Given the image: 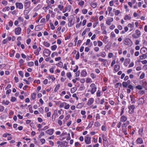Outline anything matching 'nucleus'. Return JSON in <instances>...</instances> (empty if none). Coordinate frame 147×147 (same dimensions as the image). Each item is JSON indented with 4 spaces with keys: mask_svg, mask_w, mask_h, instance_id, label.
<instances>
[{
    "mask_svg": "<svg viewBox=\"0 0 147 147\" xmlns=\"http://www.w3.org/2000/svg\"><path fill=\"white\" fill-rule=\"evenodd\" d=\"M43 45L47 47H48L50 46V43L47 42H43Z\"/></svg>",
    "mask_w": 147,
    "mask_h": 147,
    "instance_id": "obj_27",
    "label": "nucleus"
},
{
    "mask_svg": "<svg viewBox=\"0 0 147 147\" xmlns=\"http://www.w3.org/2000/svg\"><path fill=\"white\" fill-rule=\"evenodd\" d=\"M80 57V54L78 51V53L76 56V59H79Z\"/></svg>",
    "mask_w": 147,
    "mask_h": 147,
    "instance_id": "obj_50",
    "label": "nucleus"
},
{
    "mask_svg": "<svg viewBox=\"0 0 147 147\" xmlns=\"http://www.w3.org/2000/svg\"><path fill=\"white\" fill-rule=\"evenodd\" d=\"M84 3V1H82L79 2L78 3V5H80L81 6H83Z\"/></svg>",
    "mask_w": 147,
    "mask_h": 147,
    "instance_id": "obj_45",
    "label": "nucleus"
},
{
    "mask_svg": "<svg viewBox=\"0 0 147 147\" xmlns=\"http://www.w3.org/2000/svg\"><path fill=\"white\" fill-rule=\"evenodd\" d=\"M124 43L129 46H131L132 45V41L129 38H126L123 41Z\"/></svg>",
    "mask_w": 147,
    "mask_h": 147,
    "instance_id": "obj_3",
    "label": "nucleus"
},
{
    "mask_svg": "<svg viewBox=\"0 0 147 147\" xmlns=\"http://www.w3.org/2000/svg\"><path fill=\"white\" fill-rule=\"evenodd\" d=\"M58 8L59 9L60 11H62L64 8V6L61 5H58Z\"/></svg>",
    "mask_w": 147,
    "mask_h": 147,
    "instance_id": "obj_42",
    "label": "nucleus"
},
{
    "mask_svg": "<svg viewBox=\"0 0 147 147\" xmlns=\"http://www.w3.org/2000/svg\"><path fill=\"white\" fill-rule=\"evenodd\" d=\"M143 131V129L142 128H140L138 130L139 134L140 135H142L141 133H142Z\"/></svg>",
    "mask_w": 147,
    "mask_h": 147,
    "instance_id": "obj_35",
    "label": "nucleus"
},
{
    "mask_svg": "<svg viewBox=\"0 0 147 147\" xmlns=\"http://www.w3.org/2000/svg\"><path fill=\"white\" fill-rule=\"evenodd\" d=\"M122 86L124 88H126L127 87L128 85L125 82H122Z\"/></svg>",
    "mask_w": 147,
    "mask_h": 147,
    "instance_id": "obj_31",
    "label": "nucleus"
},
{
    "mask_svg": "<svg viewBox=\"0 0 147 147\" xmlns=\"http://www.w3.org/2000/svg\"><path fill=\"white\" fill-rule=\"evenodd\" d=\"M88 10L87 9H83L82 10V13L84 14H86Z\"/></svg>",
    "mask_w": 147,
    "mask_h": 147,
    "instance_id": "obj_54",
    "label": "nucleus"
},
{
    "mask_svg": "<svg viewBox=\"0 0 147 147\" xmlns=\"http://www.w3.org/2000/svg\"><path fill=\"white\" fill-rule=\"evenodd\" d=\"M135 108L134 105H133L130 106L128 107V109H129V113L130 114H131L134 112V109Z\"/></svg>",
    "mask_w": 147,
    "mask_h": 147,
    "instance_id": "obj_5",
    "label": "nucleus"
},
{
    "mask_svg": "<svg viewBox=\"0 0 147 147\" xmlns=\"http://www.w3.org/2000/svg\"><path fill=\"white\" fill-rule=\"evenodd\" d=\"M90 76L92 79H94L96 77V76L93 73L91 74Z\"/></svg>",
    "mask_w": 147,
    "mask_h": 147,
    "instance_id": "obj_49",
    "label": "nucleus"
},
{
    "mask_svg": "<svg viewBox=\"0 0 147 147\" xmlns=\"http://www.w3.org/2000/svg\"><path fill=\"white\" fill-rule=\"evenodd\" d=\"M97 42L98 44V45L99 47H101L102 45V42L100 41H98Z\"/></svg>",
    "mask_w": 147,
    "mask_h": 147,
    "instance_id": "obj_52",
    "label": "nucleus"
},
{
    "mask_svg": "<svg viewBox=\"0 0 147 147\" xmlns=\"http://www.w3.org/2000/svg\"><path fill=\"white\" fill-rule=\"evenodd\" d=\"M85 142L87 144H89L91 143V138L89 137H86L84 138Z\"/></svg>",
    "mask_w": 147,
    "mask_h": 147,
    "instance_id": "obj_9",
    "label": "nucleus"
},
{
    "mask_svg": "<svg viewBox=\"0 0 147 147\" xmlns=\"http://www.w3.org/2000/svg\"><path fill=\"white\" fill-rule=\"evenodd\" d=\"M136 142L137 144H142L143 143V140L142 138H139L137 139Z\"/></svg>",
    "mask_w": 147,
    "mask_h": 147,
    "instance_id": "obj_12",
    "label": "nucleus"
},
{
    "mask_svg": "<svg viewBox=\"0 0 147 147\" xmlns=\"http://www.w3.org/2000/svg\"><path fill=\"white\" fill-rule=\"evenodd\" d=\"M120 11L119 10H117L115 11V15L117 16L118 15L119 13H120Z\"/></svg>",
    "mask_w": 147,
    "mask_h": 147,
    "instance_id": "obj_55",
    "label": "nucleus"
},
{
    "mask_svg": "<svg viewBox=\"0 0 147 147\" xmlns=\"http://www.w3.org/2000/svg\"><path fill=\"white\" fill-rule=\"evenodd\" d=\"M77 88L76 87H74L71 88V93H73L75 92V91L76 90Z\"/></svg>",
    "mask_w": 147,
    "mask_h": 147,
    "instance_id": "obj_30",
    "label": "nucleus"
},
{
    "mask_svg": "<svg viewBox=\"0 0 147 147\" xmlns=\"http://www.w3.org/2000/svg\"><path fill=\"white\" fill-rule=\"evenodd\" d=\"M4 109V108L3 106L0 105V111H3Z\"/></svg>",
    "mask_w": 147,
    "mask_h": 147,
    "instance_id": "obj_57",
    "label": "nucleus"
},
{
    "mask_svg": "<svg viewBox=\"0 0 147 147\" xmlns=\"http://www.w3.org/2000/svg\"><path fill=\"white\" fill-rule=\"evenodd\" d=\"M36 94L35 93H33L31 95V97L33 100H34L36 98Z\"/></svg>",
    "mask_w": 147,
    "mask_h": 147,
    "instance_id": "obj_28",
    "label": "nucleus"
},
{
    "mask_svg": "<svg viewBox=\"0 0 147 147\" xmlns=\"http://www.w3.org/2000/svg\"><path fill=\"white\" fill-rule=\"evenodd\" d=\"M146 49L145 48H142L140 50V53L142 54H146Z\"/></svg>",
    "mask_w": 147,
    "mask_h": 147,
    "instance_id": "obj_19",
    "label": "nucleus"
},
{
    "mask_svg": "<svg viewBox=\"0 0 147 147\" xmlns=\"http://www.w3.org/2000/svg\"><path fill=\"white\" fill-rule=\"evenodd\" d=\"M102 139H103V142L104 141H106L107 140V139L105 136L103 134L102 135Z\"/></svg>",
    "mask_w": 147,
    "mask_h": 147,
    "instance_id": "obj_59",
    "label": "nucleus"
},
{
    "mask_svg": "<svg viewBox=\"0 0 147 147\" xmlns=\"http://www.w3.org/2000/svg\"><path fill=\"white\" fill-rule=\"evenodd\" d=\"M119 84H120V86H121V83H117L116 84H115V88H117L118 87Z\"/></svg>",
    "mask_w": 147,
    "mask_h": 147,
    "instance_id": "obj_47",
    "label": "nucleus"
},
{
    "mask_svg": "<svg viewBox=\"0 0 147 147\" xmlns=\"http://www.w3.org/2000/svg\"><path fill=\"white\" fill-rule=\"evenodd\" d=\"M10 8L9 7H6L3 9V11H8L9 10Z\"/></svg>",
    "mask_w": 147,
    "mask_h": 147,
    "instance_id": "obj_36",
    "label": "nucleus"
},
{
    "mask_svg": "<svg viewBox=\"0 0 147 147\" xmlns=\"http://www.w3.org/2000/svg\"><path fill=\"white\" fill-rule=\"evenodd\" d=\"M128 88H129V89H130L131 90H133L134 89V88L133 86H132L131 85H129L128 86Z\"/></svg>",
    "mask_w": 147,
    "mask_h": 147,
    "instance_id": "obj_64",
    "label": "nucleus"
},
{
    "mask_svg": "<svg viewBox=\"0 0 147 147\" xmlns=\"http://www.w3.org/2000/svg\"><path fill=\"white\" fill-rule=\"evenodd\" d=\"M43 53L45 56L48 57L51 54V51L49 49H45L44 50Z\"/></svg>",
    "mask_w": 147,
    "mask_h": 147,
    "instance_id": "obj_6",
    "label": "nucleus"
},
{
    "mask_svg": "<svg viewBox=\"0 0 147 147\" xmlns=\"http://www.w3.org/2000/svg\"><path fill=\"white\" fill-rule=\"evenodd\" d=\"M93 121H91L90 122V123H89L88 126L86 128V129H88V128H91L92 127V125H93Z\"/></svg>",
    "mask_w": 147,
    "mask_h": 147,
    "instance_id": "obj_23",
    "label": "nucleus"
},
{
    "mask_svg": "<svg viewBox=\"0 0 147 147\" xmlns=\"http://www.w3.org/2000/svg\"><path fill=\"white\" fill-rule=\"evenodd\" d=\"M56 65L60 67H62L63 66V63L61 62H60L58 63Z\"/></svg>",
    "mask_w": 147,
    "mask_h": 147,
    "instance_id": "obj_40",
    "label": "nucleus"
},
{
    "mask_svg": "<svg viewBox=\"0 0 147 147\" xmlns=\"http://www.w3.org/2000/svg\"><path fill=\"white\" fill-rule=\"evenodd\" d=\"M138 102L139 105H142L144 103V100L143 98H141L138 100Z\"/></svg>",
    "mask_w": 147,
    "mask_h": 147,
    "instance_id": "obj_10",
    "label": "nucleus"
},
{
    "mask_svg": "<svg viewBox=\"0 0 147 147\" xmlns=\"http://www.w3.org/2000/svg\"><path fill=\"white\" fill-rule=\"evenodd\" d=\"M15 4L17 8L20 9H21L23 8V4L21 3L17 2Z\"/></svg>",
    "mask_w": 147,
    "mask_h": 147,
    "instance_id": "obj_7",
    "label": "nucleus"
},
{
    "mask_svg": "<svg viewBox=\"0 0 147 147\" xmlns=\"http://www.w3.org/2000/svg\"><path fill=\"white\" fill-rule=\"evenodd\" d=\"M51 48L52 50L55 51L56 49L57 46L56 45H54L51 47Z\"/></svg>",
    "mask_w": 147,
    "mask_h": 147,
    "instance_id": "obj_37",
    "label": "nucleus"
},
{
    "mask_svg": "<svg viewBox=\"0 0 147 147\" xmlns=\"http://www.w3.org/2000/svg\"><path fill=\"white\" fill-rule=\"evenodd\" d=\"M114 70L116 72H117L119 71L120 69V66L119 65L116 64L114 66Z\"/></svg>",
    "mask_w": 147,
    "mask_h": 147,
    "instance_id": "obj_15",
    "label": "nucleus"
},
{
    "mask_svg": "<svg viewBox=\"0 0 147 147\" xmlns=\"http://www.w3.org/2000/svg\"><path fill=\"white\" fill-rule=\"evenodd\" d=\"M102 131H105L106 130V128L105 126L104 125L102 126Z\"/></svg>",
    "mask_w": 147,
    "mask_h": 147,
    "instance_id": "obj_62",
    "label": "nucleus"
},
{
    "mask_svg": "<svg viewBox=\"0 0 147 147\" xmlns=\"http://www.w3.org/2000/svg\"><path fill=\"white\" fill-rule=\"evenodd\" d=\"M24 61L22 59H20L19 61V63L20 65H22V64L24 62Z\"/></svg>",
    "mask_w": 147,
    "mask_h": 147,
    "instance_id": "obj_60",
    "label": "nucleus"
},
{
    "mask_svg": "<svg viewBox=\"0 0 147 147\" xmlns=\"http://www.w3.org/2000/svg\"><path fill=\"white\" fill-rule=\"evenodd\" d=\"M16 100V98L15 97H12L11 99V101L12 102H14Z\"/></svg>",
    "mask_w": 147,
    "mask_h": 147,
    "instance_id": "obj_51",
    "label": "nucleus"
},
{
    "mask_svg": "<svg viewBox=\"0 0 147 147\" xmlns=\"http://www.w3.org/2000/svg\"><path fill=\"white\" fill-rule=\"evenodd\" d=\"M127 125V124H126V123H124L123 124L122 127V131L126 130Z\"/></svg>",
    "mask_w": 147,
    "mask_h": 147,
    "instance_id": "obj_18",
    "label": "nucleus"
},
{
    "mask_svg": "<svg viewBox=\"0 0 147 147\" xmlns=\"http://www.w3.org/2000/svg\"><path fill=\"white\" fill-rule=\"evenodd\" d=\"M9 103V102L8 100H6L5 101V100H3L2 103L3 104L6 105H8Z\"/></svg>",
    "mask_w": 147,
    "mask_h": 147,
    "instance_id": "obj_24",
    "label": "nucleus"
},
{
    "mask_svg": "<svg viewBox=\"0 0 147 147\" xmlns=\"http://www.w3.org/2000/svg\"><path fill=\"white\" fill-rule=\"evenodd\" d=\"M94 125L95 126L98 127L100 125V124L97 121L95 123Z\"/></svg>",
    "mask_w": 147,
    "mask_h": 147,
    "instance_id": "obj_53",
    "label": "nucleus"
},
{
    "mask_svg": "<svg viewBox=\"0 0 147 147\" xmlns=\"http://www.w3.org/2000/svg\"><path fill=\"white\" fill-rule=\"evenodd\" d=\"M75 18L74 17L70 18L68 19V26L69 27L71 26L74 23Z\"/></svg>",
    "mask_w": 147,
    "mask_h": 147,
    "instance_id": "obj_4",
    "label": "nucleus"
},
{
    "mask_svg": "<svg viewBox=\"0 0 147 147\" xmlns=\"http://www.w3.org/2000/svg\"><path fill=\"white\" fill-rule=\"evenodd\" d=\"M22 29L20 27H18L16 28L15 32L16 35H19L20 34Z\"/></svg>",
    "mask_w": 147,
    "mask_h": 147,
    "instance_id": "obj_8",
    "label": "nucleus"
},
{
    "mask_svg": "<svg viewBox=\"0 0 147 147\" xmlns=\"http://www.w3.org/2000/svg\"><path fill=\"white\" fill-rule=\"evenodd\" d=\"M130 62V59L129 58H127L125 59V61L124 63V65L127 66L128 64H129Z\"/></svg>",
    "mask_w": 147,
    "mask_h": 147,
    "instance_id": "obj_14",
    "label": "nucleus"
},
{
    "mask_svg": "<svg viewBox=\"0 0 147 147\" xmlns=\"http://www.w3.org/2000/svg\"><path fill=\"white\" fill-rule=\"evenodd\" d=\"M93 101H94V99H93V98H90L89 99V100L88 101V102L87 103V104L88 105H90L93 103Z\"/></svg>",
    "mask_w": 147,
    "mask_h": 147,
    "instance_id": "obj_16",
    "label": "nucleus"
},
{
    "mask_svg": "<svg viewBox=\"0 0 147 147\" xmlns=\"http://www.w3.org/2000/svg\"><path fill=\"white\" fill-rule=\"evenodd\" d=\"M131 17L127 15H126L124 18V19L125 20H130L131 19Z\"/></svg>",
    "mask_w": 147,
    "mask_h": 147,
    "instance_id": "obj_33",
    "label": "nucleus"
},
{
    "mask_svg": "<svg viewBox=\"0 0 147 147\" xmlns=\"http://www.w3.org/2000/svg\"><path fill=\"white\" fill-rule=\"evenodd\" d=\"M66 76L69 79L70 78L71 76V73L69 72H67V73Z\"/></svg>",
    "mask_w": 147,
    "mask_h": 147,
    "instance_id": "obj_43",
    "label": "nucleus"
},
{
    "mask_svg": "<svg viewBox=\"0 0 147 147\" xmlns=\"http://www.w3.org/2000/svg\"><path fill=\"white\" fill-rule=\"evenodd\" d=\"M67 105V103L65 102H63L62 103H61L60 105V108H62L65 105Z\"/></svg>",
    "mask_w": 147,
    "mask_h": 147,
    "instance_id": "obj_39",
    "label": "nucleus"
},
{
    "mask_svg": "<svg viewBox=\"0 0 147 147\" xmlns=\"http://www.w3.org/2000/svg\"><path fill=\"white\" fill-rule=\"evenodd\" d=\"M39 111L41 113H43V112L44 110L41 107L39 108Z\"/></svg>",
    "mask_w": 147,
    "mask_h": 147,
    "instance_id": "obj_61",
    "label": "nucleus"
},
{
    "mask_svg": "<svg viewBox=\"0 0 147 147\" xmlns=\"http://www.w3.org/2000/svg\"><path fill=\"white\" fill-rule=\"evenodd\" d=\"M108 63V61L106 59H105V60L103 62V65L104 66H106V64L107 63Z\"/></svg>",
    "mask_w": 147,
    "mask_h": 147,
    "instance_id": "obj_56",
    "label": "nucleus"
},
{
    "mask_svg": "<svg viewBox=\"0 0 147 147\" xmlns=\"http://www.w3.org/2000/svg\"><path fill=\"white\" fill-rule=\"evenodd\" d=\"M47 78L49 79H51L53 81H54L55 79V78L53 76H50L49 75L47 77Z\"/></svg>",
    "mask_w": 147,
    "mask_h": 147,
    "instance_id": "obj_21",
    "label": "nucleus"
},
{
    "mask_svg": "<svg viewBox=\"0 0 147 147\" xmlns=\"http://www.w3.org/2000/svg\"><path fill=\"white\" fill-rule=\"evenodd\" d=\"M87 72L85 70L82 71L81 73V75L83 77L85 76Z\"/></svg>",
    "mask_w": 147,
    "mask_h": 147,
    "instance_id": "obj_22",
    "label": "nucleus"
},
{
    "mask_svg": "<svg viewBox=\"0 0 147 147\" xmlns=\"http://www.w3.org/2000/svg\"><path fill=\"white\" fill-rule=\"evenodd\" d=\"M40 141L42 144H43L45 143V140L44 138L40 139Z\"/></svg>",
    "mask_w": 147,
    "mask_h": 147,
    "instance_id": "obj_44",
    "label": "nucleus"
},
{
    "mask_svg": "<svg viewBox=\"0 0 147 147\" xmlns=\"http://www.w3.org/2000/svg\"><path fill=\"white\" fill-rule=\"evenodd\" d=\"M90 87L91 88V90H88V92H90L92 94H94L96 91L97 87L96 86L94 83H92L90 86Z\"/></svg>",
    "mask_w": 147,
    "mask_h": 147,
    "instance_id": "obj_1",
    "label": "nucleus"
},
{
    "mask_svg": "<svg viewBox=\"0 0 147 147\" xmlns=\"http://www.w3.org/2000/svg\"><path fill=\"white\" fill-rule=\"evenodd\" d=\"M136 88L139 90H141L142 89L143 86H142L138 85L136 86Z\"/></svg>",
    "mask_w": 147,
    "mask_h": 147,
    "instance_id": "obj_32",
    "label": "nucleus"
},
{
    "mask_svg": "<svg viewBox=\"0 0 147 147\" xmlns=\"http://www.w3.org/2000/svg\"><path fill=\"white\" fill-rule=\"evenodd\" d=\"M101 92L99 90H98L96 92V96L97 97H100V96Z\"/></svg>",
    "mask_w": 147,
    "mask_h": 147,
    "instance_id": "obj_41",
    "label": "nucleus"
},
{
    "mask_svg": "<svg viewBox=\"0 0 147 147\" xmlns=\"http://www.w3.org/2000/svg\"><path fill=\"white\" fill-rule=\"evenodd\" d=\"M60 87V85L59 84H58L55 87L54 89V91L55 92H56L57 90L59 89V87Z\"/></svg>",
    "mask_w": 147,
    "mask_h": 147,
    "instance_id": "obj_29",
    "label": "nucleus"
},
{
    "mask_svg": "<svg viewBox=\"0 0 147 147\" xmlns=\"http://www.w3.org/2000/svg\"><path fill=\"white\" fill-rule=\"evenodd\" d=\"M54 131V129H50L46 131V133L51 135L53 134Z\"/></svg>",
    "mask_w": 147,
    "mask_h": 147,
    "instance_id": "obj_11",
    "label": "nucleus"
},
{
    "mask_svg": "<svg viewBox=\"0 0 147 147\" xmlns=\"http://www.w3.org/2000/svg\"><path fill=\"white\" fill-rule=\"evenodd\" d=\"M2 4H3L5 6L7 4V1H6L3 0V1L2 3Z\"/></svg>",
    "mask_w": 147,
    "mask_h": 147,
    "instance_id": "obj_58",
    "label": "nucleus"
},
{
    "mask_svg": "<svg viewBox=\"0 0 147 147\" xmlns=\"http://www.w3.org/2000/svg\"><path fill=\"white\" fill-rule=\"evenodd\" d=\"M100 55L103 57H105L106 56V54L104 52H102L100 53Z\"/></svg>",
    "mask_w": 147,
    "mask_h": 147,
    "instance_id": "obj_25",
    "label": "nucleus"
},
{
    "mask_svg": "<svg viewBox=\"0 0 147 147\" xmlns=\"http://www.w3.org/2000/svg\"><path fill=\"white\" fill-rule=\"evenodd\" d=\"M142 55L140 56L139 57L140 59H143L147 58V56L146 54H142Z\"/></svg>",
    "mask_w": 147,
    "mask_h": 147,
    "instance_id": "obj_20",
    "label": "nucleus"
},
{
    "mask_svg": "<svg viewBox=\"0 0 147 147\" xmlns=\"http://www.w3.org/2000/svg\"><path fill=\"white\" fill-rule=\"evenodd\" d=\"M71 6L70 5H68L67 7H66L65 8V11H63V13L67 11H69L71 9Z\"/></svg>",
    "mask_w": 147,
    "mask_h": 147,
    "instance_id": "obj_13",
    "label": "nucleus"
},
{
    "mask_svg": "<svg viewBox=\"0 0 147 147\" xmlns=\"http://www.w3.org/2000/svg\"><path fill=\"white\" fill-rule=\"evenodd\" d=\"M15 82L16 83H17L19 82V80L17 77H15L14 78Z\"/></svg>",
    "mask_w": 147,
    "mask_h": 147,
    "instance_id": "obj_63",
    "label": "nucleus"
},
{
    "mask_svg": "<svg viewBox=\"0 0 147 147\" xmlns=\"http://www.w3.org/2000/svg\"><path fill=\"white\" fill-rule=\"evenodd\" d=\"M97 5V3H92L91 4V5L93 8H95Z\"/></svg>",
    "mask_w": 147,
    "mask_h": 147,
    "instance_id": "obj_34",
    "label": "nucleus"
},
{
    "mask_svg": "<svg viewBox=\"0 0 147 147\" xmlns=\"http://www.w3.org/2000/svg\"><path fill=\"white\" fill-rule=\"evenodd\" d=\"M40 25H38L36 26L35 28V29L36 31H38L40 30H41V28H40Z\"/></svg>",
    "mask_w": 147,
    "mask_h": 147,
    "instance_id": "obj_26",
    "label": "nucleus"
},
{
    "mask_svg": "<svg viewBox=\"0 0 147 147\" xmlns=\"http://www.w3.org/2000/svg\"><path fill=\"white\" fill-rule=\"evenodd\" d=\"M34 62H33L31 61L28 63V65L30 67H31L32 66H33L34 65Z\"/></svg>",
    "mask_w": 147,
    "mask_h": 147,
    "instance_id": "obj_48",
    "label": "nucleus"
},
{
    "mask_svg": "<svg viewBox=\"0 0 147 147\" xmlns=\"http://www.w3.org/2000/svg\"><path fill=\"white\" fill-rule=\"evenodd\" d=\"M127 120V118L126 117L124 116H122L120 118V121L122 122H124L125 121Z\"/></svg>",
    "mask_w": 147,
    "mask_h": 147,
    "instance_id": "obj_17",
    "label": "nucleus"
},
{
    "mask_svg": "<svg viewBox=\"0 0 147 147\" xmlns=\"http://www.w3.org/2000/svg\"><path fill=\"white\" fill-rule=\"evenodd\" d=\"M145 73L144 72L142 73V74L141 75L140 77V79H143L145 77Z\"/></svg>",
    "mask_w": 147,
    "mask_h": 147,
    "instance_id": "obj_38",
    "label": "nucleus"
},
{
    "mask_svg": "<svg viewBox=\"0 0 147 147\" xmlns=\"http://www.w3.org/2000/svg\"><path fill=\"white\" fill-rule=\"evenodd\" d=\"M18 73L22 77H24V73L22 71H19L18 72Z\"/></svg>",
    "mask_w": 147,
    "mask_h": 147,
    "instance_id": "obj_46",
    "label": "nucleus"
},
{
    "mask_svg": "<svg viewBox=\"0 0 147 147\" xmlns=\"http://www.w3.org/2000/svg\"><path fill=\"white\" fill-rule=\"evenodd\" d=\"M135 34H132V37L135 38H138L141 35V32L138 30H136L135 31Z\"/></svg>",
    "mask_w": 147,
    "mask_h": 147,
    "instance_id": "obj_2",
    "label": "nucleus"
}]
</instances>
